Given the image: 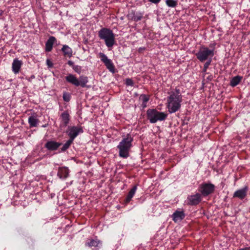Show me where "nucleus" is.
I'll use <instances>...</instances> for the list:
<instances>
[{"mask_svg": "<svg viewBox=\"0 0 250 250\" xmlns=\"http://www.w3.org/2000/svg\"><path fill=\"white\" fill-rule=\"evenodd\" d=\"M62 98L65 102H68L71 99V96L69 93H64L63 94Z\"/></svg>", "mask_w": 250, "mask_h": 250, "instance_id": "obj_28", "label": "nucleus"}, {"mask_svg": "<svg viewBox=\"0 0 250 250\" xmlns=\"http://www.w3.org/2000/svg\"><path fill=\"white\" fill-rule=\"evenodd\" d=\"M133 140L131 135L127 134L119 143L117 147L119 149V155L120 157L127 158L129 157Z\"/></svg>", "mask_w": 250, "mask_h": 250, "instance_id": "obj_3", "label": "nucleus"}, {"mask_svg": "<svg viewBox=\"0 0 250 250\" xmlns=\"http://www.w3.org/2000/svg\"><path fill=\"white\" fill-rule=\"evenodd\" d=\"M177 0H166L167 5L170 7H175L177 5Z\"/></svg>", "mask_w": 250, "mask_h": 250, "instance_id": "obj_25", "label": "nucleus"}, {"mask_svg": "<svg viewBox=\"0 0 250 250\" xmlns=\"http://www.w3.org/2000/svg\"><path fill=\"white\" fill-rule=\"evenodd\" d=\"M99 38L104 42L105 44L111 50L113 46L116 44L115 35L113 31L107 28H102L98 31Z\"/></svg>", "mask_w": 250, "mask_h": 250, "instance_id": "obj_2", "label": "nucleus"}, {"mask_svg": "<svg viewBox=\"0 0 250 250\" xmlns=\"http://www.w3.org/2000/svg\"><path fill=\"white\" fill-rule=\"evenodd\" d=\"M243 77L240 76H236L233 77L230 81V85L234 87L237 85L241 81Z\"/></svg>", "mask_w": 250, "mask_h": 250, "instance_id": "obj_22", "label": "nucleus"}, {"mask_svg": "<svg viewBox=\"0 0 250 250\" xmlns=\"http://www.w3.org/2000/svg\"><path fill=\"white\" fill-rule=\"evenodd\" d=\"M125 83L127 86H133L134 84V83L133 81L129 78H127L125 79Z\"/></svg>", "mask_w": 250, "mask_h": 250, "instance_id": "obj_29", "label": "nucleus"}, {"mask_svg": "<svg viewBox=\"0 0 250 250\" xmlns=\"http://www.w3.org/2000/svg\"><path fill=\"white\" fill-rule=\"evenodd\" d=\"M73 141L71 140V139H69L63 146L62 147V151H65L66 149H67L70 146V145L72 144V143H73Z\"/></svg>", "mask_w": 250, "mask_h": 250, "instance_id": "obj_26", "label": "nucleus"}, {"mask_svg": "<svg viewBox=\"0 0 250 250\" xmlns=\"http://www.w3.org/2000/svg\"><path fill=\"white\" fill-rule=\"evenodd\" d=\"M137 189V186H134L129 191L126 198H125V202L126 203H129L132 197L134 196L136 190Z\"/></svg>", "mask_w": 250, "mask_h": 250, "instance_id": "obj_21", "label": "nucleus"}, {"mask_svg": "<svg viewBox=\"0 0 250 250\" xmlns=\"http://www.w3.org/2000/svg\"><path fill=\"white\" fill-rule=\"evenodd\" d=\"M34 78H35V76H34V75H32V76H31V79H34Z\"/></svg>", "mask_w": 250, "mask_h": 250, "instance_id": "obj_34", "label": "nucleus"}, {"mask_svg": "<svg viewBox=\"0 0 250 250\" xmlns=\"http://www.w3.org/2000/svg\"><path fill=\"white\" fill-rule=\"evenodd\" d=\"M149 1L153 3L154 4H158L161 1V0H148Z\"/></svg>", "mask_w": 250, "mask_h": 250, "instance_id": "obj_32", "label": "nucleus"}, {"mask_svg": "<svg viewBox=\"0 0 250 250\" xmlns=\"http://www.w3.org/2000/svg\"><path fill=\"white\" fill-rule=\"evenodd\" d=\"M214 185L210 182L203 183L199 185L198 190L201 196L206 197L212 194L215 190Z\"/></svg>", "mask_w": 250, "mask_h": 250, "instance_id": "obj_7", "label": "nucleus"}, {"mask_svg": "<svg viewBox=\"0 0 250 250\" xmlns=\"http://www.w3.org/2000/svg\"><path fill=\"white\" fill-rule=\"evenodd\" d=\"M46 64L49 67H51L53 66V63L49 59L46 60Z\"/></svg>", "mask_w": 250, "mask_h": 250, "instance_id": "obj_31", "label": "nucleus"}, {"mask_svg": "<svg viewBox=\"0 0 250 250\" xmlns=\"http://www.w3.org/2000/svg\"><path fill=\"white\" fill-rule=\"evenodd\" d=\"M61 145V143L50 141H48L45 145V147L49 150H56Z\"/></svg>", "mask_w": 250, "mask_h": 250, "instance_id": "obj_18", "label": "nucleus"}, {"mask_svg": "<svg viewBox=\"0 0 250 250\" xmlns=\"http://www.w3.org/2000/svg\"><path fill=\"white\" fill-rule=\"evenodd\" d=\"M147 118L151 124H154L158 121H165L167 117V114L160 112L156 109L149 108L146 111Z\"/></svg>", "mask_w": 250, "mask_h": 250, "instance_id": "obj_4", "label": "nucleus"}, {"mask_svg": "<svg viewBox=\"0 0 250 250\" xmlns=\"http://www.w3.org/2000/svg\"><path fill=\"white\" fill-rule=\"evenodd\" d=\"M85 245L93 250H98L102 247V241L95 238L88 240Z\"/></svg>", "mask_w": 250, "mask_h": 250, "instance_id": "obj_11", "label": "nucleus"}, {"mask_svg": "<svg viewBox=\"0 0 250 250\" xmlns=\"http://www.w3.org/2000/svg\"><path fill=\"white\" fill-rule=\"evenodd\" d=\"M42 126H43V127H45V126H46V125H42Z\"/></svg>", "mask_w": 250, "mask_h": 250, "instance_id": "obj_36", "label": "nucleus"}, {"mask_svg": "<svg viewBox=\"0 0 250 250\" xmlns=\"http://www.w3.org/2000/svg\"><path fill=\"white\" fill-rule=\"evenodd\" d=\"M132 19L135 21H138L141 20V19H142L144 15V13L141 12H134L132 13Z\"/></svg>", "mask_w": 250, "mask_h": 250, "instance_id": "obj_23", "label": "nucleus"}, {"mask_svg": "<svg viewBox=\"0 0 250 250\" xmlns=\"http://www.w3.org/2000/svg\"><path fill=\"white\" fill-rule=\"evenodd\" d=\"M2 12H0V16L2 15Z\"/></svg>", "mask_w": 250, "mask_h": 250, "instance_id": "obj_35", "label": "nucleus"}, {"mask_svg": "<svg viewBox=\"0 0 250 250\" xmlns=\"http://www.w3.org/2000/svg\"><path fill=\"white\" fill-rule=\"evenodd\" d=\"M185 217V214L183 210H176L172 215V220L174 222L181 221Z\"/></svg>", "mask_w": 250, "mask_h": 250, "instance_id": "obj_14", "label": "nucleus"}, {"mask_svg": "<svg viewBox=\"0 0 250 250\" xmlns=\"http://www.w3.org/2000/svg\"><path fill=\"white\" fill-rule=\"evenodd\" d=\"M140 99L142 101V106L145 107L146 106V103L149 100V98L147 95L142 94L140 96Z\"/></svg>", "mask_w": 250, "mask_h": 250, "instance_id": "obj_24", "label": "nucleus"}, {"mask_svg": "<svg viewBox=\"0 0 250 250\" xmlns=\"http://www.w3.org/2000/svg\"><path fill=\"white\" fill-rule=\"evenodd\" d=\"M28 123L30 127H36L39 121L36 115H32L28 118Z\"/></svg>", "mask_w": 250, "mask_h": 250, "instance_id": "obj_20", "label": "nucleus"}, {"mask_svg": "<svg viewBox=\"0 0 250 250\" xmlns=\"http://www.w3.org/2000/svg\"><path fill=\"white\" fill-rule=\"evenodd\" d=\"M60 119L61 120V123L63 126H67L70 120L69 111L68 110L63 111L60 115Z\"/></svg>", "mask_w": 250, "mask_h": 250, "instance_id": "obj_17", "label": "nucleus"}, {"mask_svg": "<svg viewBox=\"0 0 250 250\" xmlns=\"http://www.w3.org/2000/svg\"><path fill=\"white\" fill-rule=\"evenodd\" d=\"M65 79L67 83L75 86H81L82 87H85L88 82L87 77L82 75L78 78L75 75L71 73L68 74Z\"/></svg>", "mask_w": 250, "mask_h": 250, "instance_id": "obj_5", "label": "nucleus"}, {"mask_svg": "<svg viewBox=\"0 0 250 250\" xmlns=\"http://www.w3.org/2000/svg\"><path fill=\"white\" fill-rule=\"evenodd\" d=\"M57 42L56 38L54 36H50L45 42V51L47 52H50L54 43Z\"/></svg>", "mask_w": 250, "mask_h": 250, "instance_id": "obj_15", "label": "nucleus"}, {"mask_svg": "<svg viewBox=\"0 0 250 250\" xmlns=\"http://www.w3.org/2000/svg\"><path fill=\"white\" fill-rule=\"evenodd\" d=\"M61 50L64 56L71 58L73 55L72 49L67 45H63Z\"/></svg>", "mask_w": 250, "mask_h": 250, "instance_id": "obj_19", "label": "nucleus"}, {"mask_svg": "<svg viewBox=\"0 0 250 250\" xmlns=\"http://www.w3.org/2000/svg\"><path fill=\"white\" fill-rule=\"evenodd\" d=\"M69 170L66 167H60L59 168L57 175L62 179H65L69 176Z\"/></svg>", "mask_w": 250, "mask_h": 250, "instance_id": "obj_16", "label": "nucleus"}, {"mask_svg": "<svg viewBox=\"0 0 250 250\" xmlns=\"http://www.w3.org/2000/svg\"><path fill=\"white\" fill-rule=\"evenodd\" d=\"M167 98V108L169 113L178 111L181 107L182 95L179 89L176 88L168 93Z\"/></svg>", "mask_w": 250, "mask_h": 250, "instance_id": "obj_1", "label": "nucleus"}, {"mask_svg": "<svg viewBox=\"0 0 250 250\" xmlns=\"http://www.w3.org/2000/svg\"><path fill=\"white\" fill-rule=\"evenodd\" d=\"M101 61L104 64L107 69L112 73L115 72V66L111 60L108 58L106 55L103 53H99Z\"/></svg>", "mask_w": 250, "mask_h": 250, "instance_id": "obj_8", "label": "nucleus"}, {"mask_svg": "<svg viewBox=\"0 0 250 250\" xmlns=\"http://www.w3.org/2000/svg\"><path fill=\"white\" fill-rule=\"evenodd\" d=\"M75 72L79 74H80L82 72V67L78 65H75L72 68Z\"/></svg>", "mask_w": 250, "mask_h": 250, "instance_id": "obj_27", "label": "nucleus"}, {"mask_svg": "<svg viewBox=\"0 0 250 250\" xmlns=\"http://www.w3.org/2000/svg\"><path fill=\"white\" fill-rule=\"evenodd\" d=\"M22 65V62L21 61L18 60L17 58L14 59L12 64V69L13 72L15 74L19 73Z\"/></svg>", "mask_w": 250, "mask_h": 250, "instance_id": "obj_13", "label": "nucleus"}, {"mask_svg": "<svg viewBox=\"0 0 250 250\" xmlns=\"http://www.w3.org/2000/svg\"><path fill=\"white\" fill-rule=\"evenodd\" d=\"M211 61V59H209V60L208 61L205 63V64L204 65V71H206L207 70V69H208V67L209 65L210 64Z\"/></svg>", "mask_w": 250, "mask_h": 250, "instance_id": "obj_30", "label": "nucleus"}, {"mask_svg": "<svg viewBox=\"0 0 250 250\" xmlns=\"http://www.w3.org/2000/svg\"><path fill=\"white\" fill-rule=\"evenodd\" d=\"M248 188L244 187L243 188L236 190L233 194V197H237L241 200L244 199L247 194Z\"/></svg>", "mask_w": 250, "mask_h": 250, "instance_id": "obj_12", "label": "nucleus"}, {"mask_svg": "<svg viewBox=\"0 0 250 250\" xmlns=\"http://www.w3.org/2000/svg\"><path fill=\"white\" fill-rule=\"evenodd\" d=\"M83 132L82 127L73 126L68 128L67 133L69 137V139L74 141L75 138L80 134Z\"/></svg>", "mask_w": 250, "mask_h": 250, "instance_id": "obj_9", "label": "nucleus"}, {"mask_svg": "<svg viewBox=\"0 0 250 250\" xmlns=\"http://www.w3.org/2000/svg\"><path fill=\"white\" fill-rule=\"evenodd\" d=\"M202 200V196L200 193L188 196L187 198L188 204L195 206L199 204Z\"/></svg>", "mask_w": 250, "mask_h": 250, "instance_id": "obj_10", "label": "nucleus"}, {"mask_svg": "<svg viewBox=\"0 0 250 250\" xmlns=\"http://www.w3.org/2000/svg\"><path fill=\"white\" fill-rule=\"evenodd\" d=\"M214 55V49H210L204 46H201L196 54L197 58L201 62H203L208 59H211Z\"/></svg>", "mask_w": 250, "mask_h": 250, "instance_id": "obj_6", "label": "nucleus"}, {"mask_svg": "<svg viewBox=\"0 0 250 250\" xmlns=\"http://www.w3.org/2000/svg\"><path fill=\"white\" fill-rule=\"evenodd\" d=\"M68 64L71 66L72 67V68L73 67V66H74L75 65L74 64V62L71 61H69L68 62Z\"/></svg>", "mask_w": 250, "mask_h": 250, "instance_id": "obj_33", "label": "nucleus"}]
</instances>
